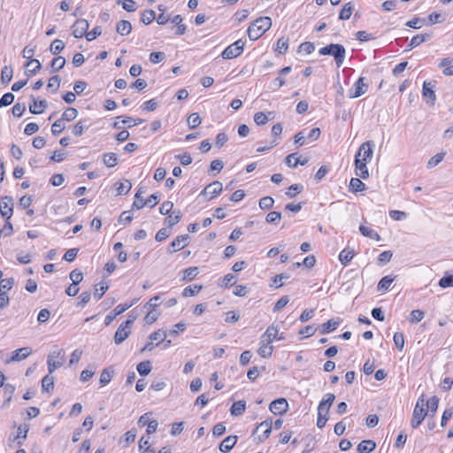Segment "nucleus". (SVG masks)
Wrapping results in <instances>:
<instances>
[{
  "instance_id": "52",
  "label": "nucleus",
  "mask_w": 453,
  "mask_h": 453,
  "mask_svg": "<svg viewBox=\"0 0 453 453\" xmlns=\"http://www.w3.org/2000/svg\"><path fill=\"white\" fill-rule=\"evenodd\" d=\"M202 122V119L198 113L193 112L188 119V127L190 129L197 127Z\"/></svg>"
},
{
  "instance_id": "40",
  "label": "nucleus",
  "mask_w": 453,
  "mask_h": 453,
  "mask_svg": "<svg viewBox=\"0 0 453 453\" xmlns=\"http://www.w3.org/2000/svg\"><path fill=\"white\" fill-rule=\"evenodd\" d=\"M439 399L436 396H432L426 402L425 401V408L426 412L431 411L433 414L436 412L438 409Z\"/></svg>"
},
{
  "instance_id": "7",
  "label": "nucleus",
  "mask_w": 453,
  "mask_h": 453,
  "mask_svg": "<svg viewBox=\"0 0 453 453\" xmlns=\"http://www.w3.org/2000/svg\"><path fill=\"white\" fill-rule=\"evenodd\" d=\"M436 81H424L422 87V95L426 99L429 105H434L436 101V95L434 91Z\"/></svg>"
},
{
  "instance_id": "37",
  "label": "nucleus",
  "mask_w": 453,
  "mask_h": 453,
  "mask_svg": "<svg viewBox=\"0 0 453 453\" xmlns=\"http://www.w3.org/2000/svg\"><path fill=\"white\" fill-rule=\"evenodd\" d=\"M181 219V212L180 211H173L165 219V224L168 225L169 227L173 226Z\"/></svg>"
},
{
  "instance_id": "28",
  "label": "nucleus",
  "mask_w": 453,
  "mask_h": 453,
  "mask_svg": "<svg viewBox=\"0 0 453 453\" xmlns=\"http://www.w3.org/2000/svg\"><path fill=\"white\" fill-rule=\"evenodd\" d=\"M376 448V443L372 440L362 441L357 448L358 453H371Z\"/></svg>"
},
{
  "instance_id": "64",
  "label": "nucleus",
  "mask_w": 453,
  "mask_h": 453,
  "mask_svg": "<svg viewBox=\"0 0 453 453\" xmlns=\"http://www.w3.org/2000/svg\"><path fill=\"white\" fill-rule=\"evenodd\" d=\"M268 116L262 111H258L254 115V121L257 126L265 125L268 122Z\"/></svg>"
},
{
  "instance_id": "21",
  "label": "nucleus",
  "mask_w": 453,
  "mask_h": 453,
  "mask_svg": "<svg viewBox=\"0 0 453 453\" xmlns=\"http://www.w3.org/2000/svg\"><path fill=\"white\" fill-rule=\"evenodd\" d=\"M32 353V349L29 347H23L18 349L12 352V357L7 361L10 362H19L27 358Z\"/></svg>"
},
{
  "instance_id": "14",
  "label": "nucleus",
  "mask_w": 453,
  "mask_h": 453,
  "mask_svg": "<svg viewBox=\"0 0 453 453\" xmlns=\"http://www.w3.org/2000/svg\"><path fill=\"white\" fill-rule=\"evenodd\" d=\"M134 302H132L131 303H125V304H119L117 305L104 319V324L105 326H109L113 319L126 311L127 309L132 307L134 305Z\"/></svg>"
},
{
  "instance_id": "45",
  "label": "nucleus",
  "mask_w": 453,
  "mask_h": 453,
  "mask_svg": "<svg viewBox=\"0 0 453 453\" xmlns=\"http://www.w3.org/2000/svg\"><path fill=\"white\" fill-rule=\"evenodd\" d=\"M64 48H65L64 42L59 39H55L50 44V51L53 55H58L64 50Z\"/></svg>"
},
{
  "instance_id": "4",
  "label": "nucleus",
  "mask_w": 453,
  "mask_h": 453,
  "mask_svg": "<svg viewBox=\"0 0 453 453\" xmlns=\"http://www.w3.org/2000/svg\"><path fill=\"white\" fill-rule=\"evenodd\" d=\"M426 415L427 412L425 408V399L423 396H421L418 399L413 411L411 422L412 428H417L422 423Z\"/></svg>"
},
{
  "instance_id": "22",
  "label": "nucleus",
  "mask_w": 453,
  "mask_h": 453,
  "mask_svg": "<svg viewBox=\"0 0 453 453\" xmlns=\"http://www.w3.org/2000/svg\"><path fill=\"white\" fill-rule=\"evenodd\" d=\"M159 201V196L157 194H152L149 196L144 202L134 201L132 204L133 209L140 210L145 205L150 206V208L154 207Z\"/></svg>"
},
{
  "instance_id": "46",
  "label": "nucleus",
  "mask_w": 453,
  "mask_h": 453,
  "mask_svg": "<svg viewBox=\"0 0 453 453\" xmlns=\"http://www.w3.org/2000/svg\"><path fill=\"white\" fill-rule=\"evenodd\" d=\"M78 116V111L75 108L69 107L62 114L60 118L63 121H72Z\"/></svg>"
},
{
  "instance_id": "59",
  "label": "nucleus",
  "mask_w": 453,
  "mask_h": 453,
  "mask_svg": "<svg viewBox=\"0 0 453 453\" xmlns=\"http://www.w3.org/2000/svg\"><path fill=\"white\" fill-rule=\"evenodd\" d=\"M303 189V187L301 184H293L291 185L288 191L286 192V195L289 198L295 197L297 194L301 193Z\"/></svg>"
},
{
  "instance_id": "18",
  "label": "nucleus",
  "mask_w": 453,
  "mask_h": 453,
  "mask_svg": "<svg viewBox=\"0 0 453 453\" xmlns=\"http://www.w3.org/2000/svg\"><path fill=\"white\" fill-rule=\"evenodd\" d=\"M273 428V423L272 420H265L258 424V426L254 430V434L257 432L258 430H263V434L258 435L257 439L260 442L265 441L271 434Z\"/></svg>"
},
{
  "instance_id": "43",
  "label": "nucleus",
  "mask_w": 453,
  "mask_h": 453,
  "mask_svg": "<svg viewBox=\"0 0 453 453\" xmlns=\"http://www.w3.org/2000/svg\"><path fill=\"white\" fill-rule=\"evenodd\" d=\"M394 281V278L389 275L384 276L380 279L378 283L377 289L378 291H386L388 289L392 282Z\"/></svg>"
},
{
  "instance_id": "55",
  "label": "nucleus",
  "mask_w": 453,
  "mask_h": 453,
  "mask_svg": "<svg viewBox=\"0 0 453 453\" xmlns=\"http://www.w3.org/2000/svg\"><path fill=\"white\" fill-rule=\"evenodd\" d=\"M117 4H122L123 9L128 12H133L137 9V4L134 0H118Z\"/></svg>"
},
{
  "instance_id": "2",
  "label": "nucleus",
  "mask_w": 453,
  "mask_h": 453,
  "mask_svg": "<svg viewBox=\"0 0 453 453\" xmlns=\"http://www.w3.org/2000/svg\"><path fill=\"white\" fill-rule=\"evenodd\" d=\"M319 53L322 56H333L335 64L337 67H340L342 65L345 55H346V50L343 45L339 43H330L321 49H319Z\"/></svg>"
},
{
  "instance_id": "57",
  "label": "nucleus",
  "mask_w": 453,
  "mask_h": 453,
  "mask_svg": "<svg viewBox=\"0 0 453 453\" xmlns=\"http://www.w3.org/2000/svg\"><path fill=\"white\" fill-rule=\"evenodd\" d=\"M65 128L63 119H57L51 126V133L53 135H58Z\"/></svg>"
},
{
  "instance_id": "50",
  "label": "nucleus",
  "mask_w": 453,
  "mask_h": 453,
  "mask_svg": "<svg viewBox=\"0 0 453 453\" xmlns=\"http://www.w3.org/2000/svg\"><path fill=\"white\" fill-rule=\"evenodd\" d=\"M156 19V12L152 10L144 11L141 16V21L145 24H150Z\"/></svg>"
},
{
  "instance_id": "60",
  "label": "nucleus",
  "mask_w": 453,
  "mask_h": 453,
  "mask_svg": "<svg viewBox=\"0 0 453 453\" xmlns=\"http://www.w3.org/2000/svg\"><path fill=\"white\" fill-rule=\"evenodd\" d=\"M14 283V280L12 278H7L0 280V292L6 293L10 290Z\"/></svg>"
},
{
  "instance_id": "44",
  "label": "nucleus",
  "mask_w": 453,
  "mask_h": 453,
  "mask_svg": "<svg viewBox=\"0 0 453 453\" xmlns=\"http://www.w3.org/2000/svg\"><path fill=\"white\" fill-rule=\"evenodd\" d=\"M438 284L442 288L453 287V273H445L440 279Z\"/></svg>"
},
{
  "instance_id": "38",
  "label": "nucleus",
  "mask_w": 453,
  "mask_h": 453,
  "mask_svg": "<svg viewBox=\"0 0 453 453\" xmlns=\"http://www.w3.org/2000/svg\"><path fill=\"white\" fill-rule=\"evenodd\" d=\"M359 231L364 236L369 237L371 239H375L377 241L380 240V236L376 231L364 225H361L359 226Z\"/></svg>"
},
{
  "instance_id": "16",
  "label": "nucleus",
  "mask_w": 453,
  "mask_h": 453,
  "mask_svg": "<svg viewBox=\"0 0 453 453\" xmlns=\"http://www.w3.org/2000/svg\"><path fill=\"white\" fill-rule=\"evenodd\" d=\"M374 143L372 141H367L362 143L357 152H360V158L362 161L367 162L372 157V147Z\"/></svg>"
},
{
  "instance_id": "24",
  "label": "nucleus",
  "mask_w": 453,
  "mask_h": 453,
  "mask_svg": "<svg viewBox=\"0 0 453 453\" xmlns=\"http://www.w3.org/2000/svg\"><path fill=\"white\" fill-rule=\"evenodd\" d=\"M273 351V346L271 343H268L265 339H260V347L257 350L258 355L261 357H269L272 356Z\"/></svg>"
},
{
  "instance_id": "42",
  "label": "nucleus",
  "mask_w": 453,
  "mask_h": 453,
  "mask_svg": "<svg viewBox=\"0 0 453 453\" xmlns=\"http://www.w3.org/2000/svg\"><path fill=\"white\" fill-rule=\"evenodd\" d=\"M136 369L141 376H146L151 372V363L150 361L141 362L137 365Z\"/></svg>"
},
{
  "instance_id": "13",
  "label": "nucleus",
  "mask_w": 453,
  "mask_h": 453,
  "mask_svg": "<svg viewBox=\"0 0 453 453\" xmlns=\"http://www.w3.org/2000/svg\"><path fill=\"white\" fill-rule=\"evenodd\" d=\"M355 172L356 175L359 176L360 178L365 180L369 177V172L366 166V163L365 161H362L360 158V152H357L355 155Z\"/></svg>"
},
{
  "instance_id": "27",
  "label": "nucleus",
  "mask_w": 453,
  "mask_h": 453,
  "mask_svg": "<svg viewBox=\"0 0 453 453\" xmlns=\"http://www.w3.org/2000/svg\"><path fill=\"white\" fill-rule=\"evenodd\" d=\"M341 323V319H329L328 321L323 323L321 325L320 334H329L330 332L335 330Z\"/></svg>"
},
{
  "instance_id": "20",
  "label": "nucleus",
  "mask_w": 453,
  "mask_h": 453,
  "mask_svg": "<svg viewBox=\"0 0 453 453\" xmlns=\"http://www.w3.org/2000/svg\"><path fill=\"white\" fill-rule=\"evenodd\" d=\"M335 399V395L332 393H327L324 395L322 401L319 403L318 406L319 412H324V414L328 415L331 405L333 404Z\"/></svg>"
},
{
  "instance_id": "51",
  "label": "nucleus",
  "mask_w": 453,
  "mask_h": 453,
  "mask_svg": "<svg viewBox=\"0 0 453 453\" xmlns=\"http://www.w3.org/2000/svg\"><path fill=\"white\" fill-rule=\"evenodd\" d=\"M425 317V313L421 310H413L408 318L410 323H418L421 321Z\"/></svg>"
},
{
  "instance_id": "63",
  "label": "nucleus",
  "mask_w": 453,
  "mask_h": 453,
  "mask_svg": "<svg viewBox=\"0 0 453 453\" xmlns=\"http://www.w3.org/2000/svg\"><path fill=\"white\" fill-rule=\"evenodd\" d=\"M274 200L271 196H265L259 200V207L262 210H269L273 206Z\"/></svg>"
},
{
  "instance_id": "33",
  "label": "nucleus",
  "mask_w": 453,
  "mask_h": 453,
  "mask_svg": "<svg viewBox=\"0 0 453 453\" xmlns=\"http://www.w3.org/2000/svg\"><path fill=\"white\" fill-rule=\"evenodd\" d=\"M13 70L11 66L4 65L1 71V82L7 85L12 79Z\"/></svg>"
},
{
  "instance_id": "12",
  "label": "nucleus",
  "mask_w": 453,
  "mask_h": 453,
  "mask_svg": "<svg viewBox=\"0 0 453 453\" xmlns=\"http://www.w3.org/2000/svg\"><path fill=\"white\" fill-rule=\"evenodd\" d=\"M12 198L11 196H4L0 201V213L3 218L7 220L11 219L13 212V205L12 203Z\"/></svg>"
},
{
  "instance_id": "53",
  "label": "nucleus",
  "mask_w": 453,
  "mask_h": 453,
  "mask_svg": "<svg viewBox=\"0 0 453 453\" xmlns=\"http://www.w3.org/2000/svg\"><path fill=\"white\" fill-rule=\"evenodd\" d=\"M65 65V59L63 57H56L51 61V68L53 72L61 70Z\"/></svg>"
},
{
  "instance_id": "8",
  "label": "nucleus",
  "mask_w": 453,
  "mask_h": 453,
  "mask_svg": "<svg viewBox=\"0 0 453 453\" xmlns=\"http://www.w3.org/2000/svg\"><path fill=\"white\" fill-rule=\"evenodd\" d=\"M88 27L89 24L87 19H79L72 27V34L75 38H82L83 36H86Z\"/></svg>"
},
{
  "instance_id": "32",
  "label": "nucleus",
  "mask_w": 453,
  "mask_h": 453,
  "mask_svg": "<svg viewBox=\"0 0 453 453\" xmlns=\"http://www.w3.org/2000/svg\"><path fill=\"white\" fill-rule=\"evenodd\" d=\"M365 184L359 178H352L349 182V190L357 193L365 190Z\"/></svg>"
},
{
  "instance_id": "6",
  "label": "nucleus",
  "mask_w": 453,
  "mask_h": 453,
  "mask_svg": "<svg viewBox=\"0 0 453 453\" xmlns=\"http://www.w3.org/2000/svg\"><path fill=\"white\" fill-rule=\"evenodd\" d=\"M320 134L321 132L319 127L312 128L308 134H305V131L303 130L295 135V143L297 146H303L305 143L306 139L316 141L320 136Z\"/></svg>"
},
{
  "instance_id": "49",
  "label": "nucleus",
  "mask_w": 453,
  "mask_h": 453,
  "mask_svg": "<svg viewBox=\"0 0 453 453\" xmlns=\"http://www.w3.org/2000/svg\"><path fill=\"white\" fill-rule=\"evenodd\" d=\"M288 48V40L285 37H280L277 41L275 50L278 51L279 54L283 55L287 52Z\"/></svg>"
},
{
  "instance_id": "34",
  "label": "nucleus",
  "mask_w": 453,
  "mask_h": 453,
  "mask_svg": "<svg viewBox=\"0 0 453 453\" xmlns=\"http://www.w3.org/2000/svg\"><path fill=\"white\" fill-rule=\"evenodd\" d=\"M103 161L107 167H114L118 164V156L113 152L104 153Z\"/></svg>"
},
{
  "instance_id": "48",
  "label": "nucleus",
  "mask_w": 453,
  "mask_h": 453,
  "mask_svg": "<svg viewBox=\"0 0 453 453\" xmlns=\"http://www.w3.org/2000/svg\"><path fill=\"white\" fill-rule=\"evenodd\" d=\"M201 285L188 286L183 289L182 296L184 297L194 296L202 289Z\"/></svg>"
},
{
  "instance_id": "31",
  "label": "nucleus",
  "mask_w": 453,
  "mask_h": 453,
  "mask_svg": "<svg viewBox=\"0 0 453 453\" xmlns=\"http://www.w3.org/2000/svg\"><path fill=\"white\" fill-rule=\"evenodd\" d=\"M246 410V402L244 400H240L233 403L230 413L232 416L238 417L241 416Z\"/></svg>"
},
{
  "instance_id": "5",
  "label": "nucleus",
  "mask_w": 453,
  "mask_h": 453,
  "mask_svg": "<svg viewBox=\"0 0 453 453\" xmlns=\"http://www.w3.org/2000/svg\"><path fill=\"white\" fill-rule=\"evenodd\" d=\"M244 45L245 42L242 39H239L227 46L221 53V57L224 59H233L237 58L242 53Z\"/></svg>"
},
{
  "instance_id": "47",
  "label": "nucleus",
  "mask_w": 453,
  "mask_h": 453,
  "mask_svg": "<svg viewBox=\"0 0 453 453\" xmlns=\"http://www.w3.org/2000/svg\"><path fill=\"white\" fill-rule=\"evenodd\" d=\"M444 157H445V152L437 153L435 156L432 157L428 160L426 167L428 169L435 167L443 160Z\"/></svg>"
},
{
  "instance_id": "23",
  "label": "nucleus",
  "mask_w": 453,
  "mask_h": 453,
  "mask_svg": "<svg viewBox=\"0 0 453 453\" xmlns=\"http://www.w3.org/2000/svg\"><path fill=\"white\" fill-rule=\"evenodd\" d=\"M236 435H229L226 437L219 444V450L223 453L229 452L237 442Z\"/></svg>"
},
{
  "instance_id": "15",
  "label": "nucleus",
  "mask_w": 453,
  "mask_h": 453,
  "mask_svg": "<svg viewBox=\"0 0 453 453\" xmlns=\"http://www.w3.org/2000/svg\"><path fill=\"white\" fill-rule=\"evenodd\" d=\"M31 103L29 104V111L32 114H41L48 107V102L46 100L37 101L35 96H30Z\"/></svg>"
},
{
  "instance_id": "61",
  "label": "nucleus",
  "mask_w": 453,
  "mask_h": 453,
  "mask_svg": "<svg viewBox=\"0 0 453 453\" xmlns=\"http://www.w3.org/2000/svg\"><path fill=\"white\" fill-rule=\"evenodd\" d=\"M84 120H80L77 122L73 128V134L75 136H81L83 134L85 128H88L89 126L84 123Z\"/></svg>"
},
{
  "instance_id": "62",
  "label": "nucleus",
  "mask_w": 453,
  "mask_h": 453,
  "mask_svg": "<svg viewBox=\"0 0 453 453\" xmlns=\"http://www.w3.org/2000/svg\"><path fill=\"white\" fill-rule=\"evenodd\" d=\"M14 95L11 92L5 93L1 98H0V108L8 106L12 104L14 101Z\"/></svg>"
},
{
  "instance_id": "10",
  "label": "nucleus",
  "mask_w": 453,
  "mask_h": 453,
  "mask_svg": "<svg viewBox=\"0 0 453 453\" xmlns=\"http://www.w3.org/2000/svg\"><path fill=\"white\" fill-rule=\"evenodd\" d=\"M269 410L275 415H282L288 410V403L285 398H278L270 403Z\"/></svg>"
},
{
  "instance_id": "54",
  "label": "nucleus",
  "mask_w": 453,
  "mask_h": 453,
  "mask_svg": "<svg viewBox=\"0 0 453 453\" xmlns=\"http://www.w3.org/2000/svg\"><path fill=\"white\" fill-rule=\"evenodd\" d=\"M117 185L118 195H127L132 188V184L128 180H125L124 182H118Z\"/></svg>"
},
{
  "instance_id": "58",
  "label": "nucleus",
  "mask_w": 453,
  "mask_h": 453,
  "mask_svg": "<svg viewBox=\"0 0 453 453\" xmlns=\"http://www.w3.org/2000/svg\"><path fill=\"white\" fill-rule=\"evenodd\" d=\"M198 274L197 267H188L183 271V280H192Z\"/></svg>"
},
{
  "instance_id": "39",
  "label": "nucleus",
  "mask_w": 453,
  "mask_h": 453,
  "mask_svg": "<svg viewBox=\"0 0 453 453\" xmlns=\"http://www.w3.org/2000/svg\"><path fill=\"white\" fill-rule=\"evenodd\" d=\"M353 9L354 6L350 2L345 4L343 8L340 12L339 19L342 20H348L352 14Z\"/></svg>"
},
{
  "instance_id": "9",
  "label": "nucleus",
  "mask_w": 453,
  "mask_h": 453,
  "mask_svg": "<svg viewBox=\"0 0 453 453\" xmlns=\"http://www.w3.org/2000/svg\"><path fill=\"white\" fill-rule=\"evenodd\" d=\"M131 334V326H129V322H123L120 324L119 328L117 329L114 335V342L117 345L121 344Z\"/></svg>"
},
{
  "instance_id": "35",
  "label": "nucleus",
  "mask_w": 453,
  "mask_h": 453,
  "mask_svg": "<svg viewBox=\"0 0 453 453\" xmlns=\"http://www.w3.org/2000/svg\"><path fill=\"white\" fill-rule=\"evenodd\" d=\"M54 388V377L50 373L45 375L42 380V389L45 392H50Z\"/></svg>"
},
{
  "instance_id": "56",
  "label": "nucleus",
  "mask_w": 453,
  "mask_h": 453,
  "mask_svg": "<svg viewBox=\"0 0 453 453\" xmlns=\"http://www.w3.org/2000/svg\"><path fill=\"white\" fill-rule=\"evenodd\" d=\"M35 64V67H32V69H28L27 72H26V74L27 76H33L35 75L37 72L40 71V69L42 68V65L40 63L39 60L37 59H31L27 64V66H30L32 65Z\"/></svg>"
},
{
  "instance_id": "36",
  "label": "nucleus",
  "mask_w": 453,
  "mask_h": 453,
  "mask_svg": "<svg viewBox=\"0 0 453 453\" xmlns=\"http://www.w3.org/2000/svg\"><path fill=\"white\" fill-rule=\"evenodd\" d=\"M354 257V250L349 249L342 250L339 254V260L343 265L349 263Z\"/></svg>"
},
{
  "instance_id": "1",
  "label": "nucleus",
  "mask_w": 453,
  "mask_h": 453,
  "mask_svg": "<svg viewBox=\"0 0 453 453\" xmlns=\"http://www.w3.org/2000/svg\"><path fill=\"white\" fill-rule=\"evenodd\" d=\"M272 27V19L269 17H259L248 27L247 34L251 41L257 40Z\"/></svg>"
},
{
  "instance_id": "30",
  "label": "nucleus",
  "mask_w": 453,
  "mask_h": 453,
  "mask_svg": "<svg viewBox=\"0 0 453 453\" xmlns=\"http://www.w3.org/2000/svg\"><path fill=\"white\" fill-rule=\"evenodd\" d=\"M116 31L119 35L122 36L128 35L132 31V25L130 21L125 19L120 20L117 24Z\"/></svg>"
},
{
  "instance_id": "26",
  "label": "nucleus",
  "mask_w": 453,
  "mask_h": 453,
  "mask_svg": "<svg viewBox=\"0 0 453 453\" xmlns=\"http://www.w3.org/2000/svg\"><path fill=\"white\" fill-rule=\"evenodd\" d=\"M279 334V328L278 326L271 325L267 327L265 332L263 334L261 338L265 339L268 343H272L274 340L277 339Z\"/></svg>"
},
{
  "instance_id": "11",
  "label": "nucleus",
  "mask_w": 453,
  "mask_h": 453,
  "mask_svg": "<svg viewBox=\"0 0 453 453\" xmlns=\"http://www.w3.org/2000/svg\"><path fill=\"white\" fill-rule=\"evenodd\" d=\"M368 89V84L365 83V78L360 77L349 90V96L350 98H357L363 96Z\"/></svg>"
},
{
  "instance_id": "25",
  "label": "nucleus",
  "mask_w": 453,
  "mask_h": 453,
  "mask_svg": "<svg viewBox=\"0 0 453 453\" xmlns=\"http://www.w3.org/2000/svg\"><path fill=\"white\" fill-rule=\"evenodd\" d=\"M432 38L431 34H420L413 36L408 45L409 50L418 47L422 42H427Z\"/></svg>"
},
{
  "instance_id": "41",
  "label": "nucleus",
  "mask_w": 453,
  "mask_h": 453,
  "mask_svg": "<svg viewBox=\"0 0 453 453\" xmlns=\"http://www.w3.org/2000/svg\"><path fill=\"white\" fill-rule=\"evenodd\" d=\"M113 373H114V371L111 367L104 369L100 375V383L103 386L108 384L111 381Z\"/></svg>"
},
{
  "instance_id": "3",
  "label": "nucleus",
  "mask_w": 453,
  "mask_h": 453,
  "mask_svg": "<svg viewBox=\"0 0 453 453\" xmlns=\"http://www.w3.org/2000/svg\"><path fill=\"white\" fill-rule=\"evenodd\" d=\"M65 360V351L62 349L55 347L51 349L47 357V365L49 373H52L55 370L60 368Z\"/></svg>"
},
{
  "instance_id": "19",
  "label": "nucleus",
  "mask_w": 453,
  "mask_h": 453,
  "mask_svg": "<svg viewBox=\"0 0 453 453\" xmlns=\"http://www.w3.org/2000/svg\"><path fill=\"white\" fill-rule=\"evenodd\" d=\"M222 189H223L222 183L218 180H215V181L210 183L209 185H207L203 189V191L201 192L200 195L203 196L206 194H210V195H211L210 199H212L213 197L219 195L222 192Z\"/></svg>"
},
{
  "instance_id": "29",
  "label": "nucleus",
  "mask_w": 453,
  "mask_h": 453,
  "mask_svg": "<svg viewBox=\"0 0 453 453\" xmlns=\"http://www.w3.org/2000/svg\"><path fill=\"white\" fill-rule=\"evenodd\" d=\"M296 153L289 154L285 158V163L288 166L295 168L297 165H304L308 163V158L301 159L300 157H296Z\"/></svg>"
},
{
  "instance_id": "17",
  "label": "nucleus",
  "mask_w": 453,
  "mask_h": 453,
  "mask_svg": "<svg viewBox=\"0 0 453 453\" xmlns=\"http://www.w3.org/2000/svg\"><path fill=\"white\" fill-rule=\"evenodd\" d=\"M189 239L188 234H182L177 236L169 245L168 251L169 253H174L178 250H180L185 248L187 245V241Z\"/></svg>"
}]
</instances>
